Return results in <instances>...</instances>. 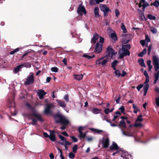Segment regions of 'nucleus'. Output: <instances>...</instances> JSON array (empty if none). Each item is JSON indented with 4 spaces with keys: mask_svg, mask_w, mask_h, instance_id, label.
Instances as JSON below:
<instances>
[{
    "mask_svg": "<svg viewBox=\"0 0 159 159\" xmlns=\"http://www.w3.org/2000/svg\"><path fill=\"white\" fill-rule=\"evenodd\" d=\"M102 144L104 148H107L109 146V140L108 138H106L103 139Z\"/></svg>",
    "mask_w": 159,
    "mask_h": 159,
    "instance_id": "aec40b11",
    "label": "nucleus"
},
{
    "mask_svg": "<svg viewBox=\"0 0 159 159\" xmlns=\"http://www.w3.org/2000/svg\"><path fill=\"white\" fill-rule=\"evenodd\" d=\"M64 99L67 102H68L69 101L68 95H65L64 97Z\"/></svg>",
    "mask_w": 159,
    "mask_h": 159,
    "instance_id": "680f3d73",
    "label": "nucleus"
},
{
    "mask_svg": "<svg viewBox=\"0 0 159 159\" xmlns=\"http://www.w3.org/2000/svg\"><path fill=\"white\" fill-rule=\"evenodd\" d=\"M104 111L105 113L106 114H108V113L111 112L110 111V110L108 108H106V109H105L104 110Z\"/></svg>",
    "mask_w": 159,
    "mask_h": 159,
    "instance_id": "0e129e2a",
    "label": "nucleus"
},
{
    "mask_svg": "<svg viewBox=\"0 0 159 159\" xmlns=\"http://www.w3.org/2000/svg\"><path fill=\"white\" fill-rule=\"evenodd\" d=\"M83 75L82 74L74 75L75 79L78 80H79L82 79Z\"/></svg>",
    "mask_w": 159,
    "mask_h": 159,
    "instance_id": "c756f323",
    "label": "nucleus"
},
{
    "mask_svg": "<svg viewBox=\"0 0 159 159\" xmlns=\"http://www.w3.org/2000/svg\"><path fill=\"white\" fill-rule=\"evenodd\" d=\"M99 9L97 7H95L94 9V13L96 17H98L100 16L99 13Z\"/></svg>",
    "mask_w": 159,
    "mask_h": 159,
    "instance_id": "cd10ccee",
    "label": "nucleus"
},
{
    "mask_svg": "<svg viewBox=\"0 0 159 159\" xmlns=\"http://www.w3.org/2000/svg\"><path fill=\"white\" fill-rule=\"evenodd\" d=\"M43 135L46 138H48L49 137V135L47 133L44 132L43 133Z\"/></svg>",
    "mask_w": 159,
    "mask_h": 159,
    "instance_id": "774afa93",
    "label": "nucleus"
},
{
    "mask_svg": "<svg viewBox=\"0 0 159 159\" xmlns=\"http://www.w3.org/2000/svg\"><path fill=\"white\" fill-rule=\"evenodd\" d=\"M107 51L108 53V54L106 56H108V58L110 56H111V58H112L114 55L117 53L116 52H115V51L110 46H109L107 48Z\"/></svg>",
    "mask_w": 159,
    "mask_h": 159,
    "instance_id": "2eb2a0df",
    "label": "nucleus"
},
{
    "mask_svg": "<svg viewBox=\"0 0 159 159\" xmlns=\"http://www.w3.org/2000/svg\"><path fill=\"white\" fill-rule=\"evenodd\" d=\"M34 74L33 73H30V75L27 77L25 84L26 85H30L34 83Z\"/></svg>",
    "mask_w": 159,
    "mask_h": 159,
    "instance_id": "6e6552de",
    "label": "nucleus"
},
{
    "mask_svg": "<svg viewBox=\"0 0 159 159\" xmlns=\"http://www.w3.org/2000/svg\"><path fill=\"white\" fill-rule=\"evenodd\" d=\"M55 120L57 123H60L63 126L61 127L62 130L66 128V126L70 123V121L65 116L62 115H58L55 117Z\"/></svg>",
    "mask_w": 159,
    "mask_h": 159,
    "instance_id": "f257e3e1",
    "label": "nucleus"
},
{
    "mask_svg": "<svg viewBox=\"0 0 159 159\" xmlns=\"http://www.w3.org/2000/svg\"><path fill=\"white\" fill-rule=\"evenodd\" d=\"M50 134L49 138L50 140L52 141H54L56 140L55 134V132L53 131H50Z\"/></svg>",
    "mask_w": 159,
    "mask_h": 159,
    "instance_id": "5701e85b",
    "label": "nucleus"
},
{
    "mask_svg": "<svg viewBox=\"0 0 159 159\" xmlns=\"http://www.w3.org/2000/svg\"><path fill=\"white\" fill-rule=\"evenodd\" d=\"M153 5L156 7H159V2L157 1H155L153 2Z\"/></svg>",
    "mask_w": 159,
    "mask_h": 159,
    "instance_id": "09e8293b",
    "label": "nucleus"
},
{
    "mask_svg": "<svg viewBox=\"0 0 159 159\" xmlns=\"http://www.w3.org/2000/svg\"><path fill=\"white\" fill-rule=\"evenodd\" d=\"M84 128V127L80 126L78 129V131L79 133V137L80 139L84 138L86 136L87 132L84 133H83V131Z\"/></svg>",
    "mask_w": 159,
    "mask_h": 159,
    "instance_id": "4468645a",
    "label": "nucleus"
},
{
    "mask_svg": "<svg viewBox=\"0 0 159 159\" xmlns=\"http://www.w3.org/2000/svg\"><path fill=\"white\" fill-rule=\"evenodd\" d=\"M100 8L101 10L103 12L104 16H107V13L111 11L109 10L105 4H100Z\"/></svg>",
    "mask_w": 159,
    "mask_h": 159,
    "instance_id": "9b49d317",
    "label": "nucleus"
},
{
    "mask_svg": "<svg viewBox=\"0 0 159 159\" xmlns=\"http://www.w3.org/2000/svg\"><path fill=\"white\" fill-rule=\"evenodd\" d=\"M142 115H139L137 119L136 122L142 121H143V119L142 118Z\"/></svg>",
    "mask_w": 159,
    "mask_h": 159,
    "instance_id": "79ce46f5",
    "label": "nucleus"
},
{
    "mask_svg": "<svg viewBox=\"0 0 159 159\" xmlns=\"http://www.w3.org/2000/svg\"><path fill=\"white\" fill-rule=\"evenodd\" d=\"M130 48L131 47L129 44L123 45L119 53V57L118 58L121 59L123 58L125 56H129L130 53L129 50L130 49Z\"/></svg>",
    "mask_w": 159,
    "mask_h": 159,
    "instance_id": "f03ea898",
    "label": "nucleus"
},
{
    "mask_svg": "<svg viewBox=\"0 0 159 159\" xmlns=\"http://www.w3.org/2000/svg\"><path fill=\"white\" fill-rule=\"evenodd\" d=\"M115 15L117 17H118V16L120 14L119 11L117 9H116L115 10Z\"/></svg>",
    "mask_w": 159,
    "mask_h": 159,
    "instance_id": "5fc2aeb1",
    "label": "nucleus"
},
{
    "mask_svg": "<svg viewBox=\"0 0 159 159\" xmlns=\"http://www.w3.org/2000/svg\"><path fill=\"white\" fill-rule=\"evenodd\" d=\"M110 36L113 40L116 41L117 40V36L115 33H111L110 34Z\"/></svg>",
    "mask_w": 159,
    "mask_h": 159,
    "instance_id": "f704fd0d",
    "label": "nucleus"
},
{
    "mask_svg": "<svg viewBox=\"0 0 159 159\" xmlns=\"http://www.w3.org/2000/svg\"><path fill=\"white\" fill-rule=\"evenodd\" d=\"M102 44H99V43L96 44L95 49V51L96 53H99L101 52L102 49Z\"/></svg>",
    "mask_w": 159,
    "mask_h": 159,
    "instance_id": "a211bd4d",
    "label": "nucleus"
},
{
    "mask_svg": "<svg viewBox=\"0 0 159 159\" xmlns=\"http://www.w3.org/2000/svg\"><path fill=\"white\" fill-rule=\"evenodd\" d=\"M92 131L95 133H99L102 132V130L94 128H90V129Z\"/></svg>",
    "mask_w": 159,
    "mask_h": 159,
    "instance_id": "c9c22d12",
    "label": "nucleus"
},
{
    "mask_svg": "<svg viewBox=\"0 0 159 159\" xmlns=\"http://www.w3.org/2000/svg\"><path fill=\"white\" fill-rule=\"evenodd\" d=\"M22 68L21 65H19L17 66L15 69L14 70V72L16 74L18 72H19L20 69Z\"/></svg>",
    "mask_w": 159,
    "mask_h": 159,
    "instance_id": "c85d7f7f",
    "label": "nucleus"
},
{
    "mask_svg": "<svg viewBox=\"0 0 159 159\" xmlns=\"http://www.w3.org/2000/svg\"><path fill=\"white\" fill-rule=\"evenodd\" d=\"M149 77L146 78V80L144 83V85L143 88V95L145 96L146 95L148 90L149 89V85L148 83L149 82Z\"/></svg>",
    "mask_w": 159,
    "mask_h": 159,
    "instance_id": "9d476101",
    "label": "nucleus"
},
{
    "mask_svg": "<svg viewBox=\"0 0 159 159\" xmlns=\"http://www.w3.org/2000/svg\"><path fill=\"white\" fill-rule=\"evenodd\" d=\"M155 102L156 105L159 107V97L156 98Z\"/></svg>",
    "mask_w": 159,
    "mask_h": 159,
    "instance_id": "13d9d810",
    "label": "nucleus"
},
{
    "mask_svg": "<svg viewBox=\"0 0 159 159\" xmlns=\"http://www.w3.org/2000/svg\"><path fill=\"white\" fill-rule=\"evenodd\" d=\"M108 61V56H105L97 59L96 61V64L97 65H100L103 67L106 66Z\"/></svg>",
    "mask_w": 159,
    "mask_h": 159,
    "instance_id": "0eeeda50",
    "label": "nucleus"
},
{
    "mask_svg": "<svg viewBox=\"0 0 159 159\" xmlns=\"http://www.w3.org/2000/svg\"><path fill=\"white\" fill-rule=\"evenodd\" d=\"M151 30L153 34H156L157 32V29L154 27L152 28Z\"/></svg>",
    "mask_w": 159,
    "mask_h": 159,
    "instance_id": "603ef678",
    "label": "nucleus"
},
{
    "mask_svg": "<svg viewBox=\"0 0 159 159\" xmlns=\"http://www.w3.org/2000/svg\"><path fill=\"white\" fill-rule=\"evenodd\" d=\"M147 49L144 48L141 52L139 53L138 54V56L139 57H143V55L146 53Z\"/></svg>",
    "mask_w": 159,
    "mask_h": 159,
    "instance_id": "2f4dec72",
    "label": "nucleus"
},
{
    "mask_svg": "<svg viewBox=\"0 0 159 159\" xmlns=\"http://www.w3.org/2000/svg\"><path fill=\"white\" fill-rule=\"evenodd\" d=\"M22 68L26 67L27 68H30L31 66V64L29 63H25L23 64H21Z\"/></svg>",
    "mask_w": 159,
    "mask_h": 159,
    "instance_id": "72a5a7b5",
    "label": "nucleus"
},
{
    "mask_svg": "<svg viewBox=\"0 0 159 159\" xmlns=\"http://www.w3.org/2000/svg\"><path fill=\"white\" fill-rule=\"evenodd\" d=\"M118 127L120 129H122L121 128H125L126 127V123L124 120H121L120 121L119 124L118 125Z\"/></svg>",
    "mask_w": 159,
    "mask_h": 159,
    "instance_id": "a878e982",
    "label": "nucleus"
},
{
    "mask_svg": "<svg viewBox=\"0 0 159 159\" xmlns=\"http://www.w3.org/2000/svg\"><path fill=\"white\" fill-rule=\"evenodd\" d=\"M7 105L9 107H14L15 106V103L13 100L9 98L7 102Z\"/></svg>",
    "mask_w": 159,
    "mask_h": 159,
    "instance_id": "bb28decb",
    "label": "nucleus"
},
{
    "mask_svg": "<svg viewBox=\"0 0 159 159\" xmlns=\"http://www.w3.org/2000/svg\"><path fill=\"white\" fill-rule=\"evenodd\" d=\"M148 18L151 20H155L156 17L155 16L150 14L148 15Z\"/></svg>",
    "mask_w": 159,
    "mask_h": 159,
    "instance_id": "a19ab883",
    "label": "nucleus"
},
{
    "mask_svg": "<svg viewBox=\"0 0 159 159\" xmlns=\"http://www.w3.org/2000/svg\"><path fill=\"white\" fill-rule=\"evenodd\" d=\"M92 112L95 114H97L100 113L101 111L99 109L94 108L92 110Z\"/></svg>",
    "mask_w": 159,
    "mask_h": 159,
    "instance_id": "473e14b6",
    "label": "nucleus"
},
{
    "mask_svg": "<svg viewBox=\"0 0 159 159\" xmlns=\"http://www.w3.org/2000/svg\"><path fill=\"white\" fill-rule=\"evenodd\" d=\"M121 29L123 30L124 33H125L126 32L127 30L126 29L125 26L122 23L121 24Z\"/></svg>",
    "mask_w": 159,
    "mask_h": 159,
    "instance_id": "ea45409f",
    "label": "nucleus"
},
{
    "mask_svg": "<svg viewBox=\"0 0 159 159\" xmlns=\"http://www.w3.org/2000/svg\"><path fill=\"white\" fill-rule=\"evenodd\" d=\"M78 146L76 144L74 145L72 148V152L74 153H75L77 150Z\"/></svg>",
    "mask_w": 159,
    "mask_h": 159,
    "instance_id": "4c0bfd02",
    "label": "nucleus"
},
{
    "mask_svg": "<svg viewBox=\"0 0 159 159\" xmlns=\"http://www.w3.org/2000/svg\"><path fill=\"white\" fill-rule=\"evenodd\" d=\"M31 116L32 117V124L33 125H35L37 120H39L41 122L43 121L41 115L38 112L35 110H33L31 114Z\"/></svg>",
    "mask_w": 159,
    "mask_h": 159,
    "instance_id": "39448f33",
    "label": "nucleus"
},
{
    "mask_svg": "<svg viewBox=\"0 0 159 159\" xmlns=\"http://www.w3.org/2000/svg\"><path fill=\"white\" fill-rule=\"evenodd\" d=\"M77 12L80 16H82L83 13L84 14L86 13V11L84 7L81 5H80L78 7Z\"/></svg>",
    "mask_w": 159,
    "mask_h": 159,
    "instance_id": "f8f14e48",
    "label": "nucleus"
},
{
    "mask_svg": "<svg viewBox=\"0 0 159 159\" xmlns=\"http://www.w3.org/2000/svg\"><path fill=\"white\" fill-rule=\"evenodd\" d=\"M119 110L122 113H123L124 111L125 108L123 106H122L119 108Z\"/></svg>",
    "mask_w": 159,
    "mask_h": 159,
    "instance_id": "e2e57ef3",
    "label": "nucleus"
},
{
    "mask_svg": "<svg viewBox=\"0 0 159 159\" xmlns=\"http://www.w3.org/2000/svg\"><path fill=\"white\" fill-rule=\"evenodd\" d=\"M68 156L70 158L73 159L75 157V155L73 153L71 152L69 153Z\"/></svg>",
    "mask_w": 159,
    "mask_h": 159,
    "instance_id": "49530a36",
    "label": "nucleus"
},
{
    "mask_svg": "<svg viewBox=\"0 0 159 159\" xmlns=\"http://www.w3.org/2000/svg\"><path fill=\"white\" fill-rule=\"evenodd\" d=\"M110 148L111 150H120L117 144L114 142H113L112 145L110 146Z\"/></svg>",
    "mask_w": 159,
    "mask_h": 159,
    "instance_id": "b1692460",
    "label": "nucleus"
},
{
    "mask_svg": "<svg viewBox=\"0 0 159 159\" xmlns=\"http://www.w3.org/2000/svg\"><path fill=\"white\" fill-rule=\"evenodd\" d=\"M118 63V61L115 60L111 63V67L115 66Z\"/></svg>",
    "mask_w": 159,
    "mask_h": 159,
    "instance_id": "8fccbe9b",
    "label": "nucleus"
},
{
    "mask_svg": "<svg viewBox=\"0 0 159 159\" xmlns=\"http://www.w3.org/2000/svg\"><path fill=\"white\" fill-rule=\"evenodd\" d=\"M107 31L109 33H111L112 32H114V31L110 27H109L108 29H107Z\"/></svg>",
    "mask_w": 159,
    "mask_h": 159,
    "instance_id": "338daca9",
    "label": "nucleus"
},
{
    "mask_svg": "<svg viewBox=\"0 0 159 159\" xmlns=\"http://www.w3.org/2000/svg\"><path fill=\"white\" fill-rule=\"evenodd\" d=\"M145 41L147 42V44H148V43L150 42V39L146 35L145 36Z\"/></svg>",
    "mask_w": 159,
    "mask_h": 159,
    "instance_id": "052dcab7",
    "label": "nucleus"
},
{
    "mask_svg": "<svg viewBox=\"0 0 159 159\" xmlns=\"http://www.w3.org/2000/svg\"><path fill=\"white\" fill-rule=\"evenodd\" d=\"M152 61L155 70L156 72H157L154 75L155 80L154 84H155L159 78V59L156 56L153 55L152 57Z\"/></svg>",
    "mask_w": 159,
    "mask_h": 159,
    "instance_id": "7ed1b4c3",
    "label": "nucleus"
},
{
    "mask_svg": "<svg viewBox=\"0 0 159 159\" xmlns=\"http://www.w3.org/2000/svg\"><path fill=\"white\" fill-rule=\"evenodd\" d=\"M72 35L73 37H76L79 40L78 41L79 43H80L82 41V39H80L78 35H75L73 33L72 34Z\"/></svg>",
    "mask_w": 159,
    "mask_h": 159,
    "instance_id": "37998d69",
    "label": "nucleus"
},
{
    "mask_svg": "<svg viewBox=\"0 0 159 159\" xmlns=\"http://www.w3.org/2000/svg\"><path fill=\"white\" fill-rule=\"evenodd\" d=\"M143 85L141 84L138 86L136 88L137 89L138 91H139L140 89L143 87Z\"/></svg>",
    "mask_w": 159,
    "mask_h": 159,
    "instance_id": "bf43d9fd",
    "label": "nucleus"
},
{
    "mask_svg": "<svg viewBox=\"0 0 159 159\" xmlns=\"http://www.w3.org/2000/svg\"><path fill=\"white\" fill-rule=\"evenodd\" d=\"M59 138L61 140L59 141V143L62 145L65 144H71V143L69 142L66 140V139L61 135H58Z\"/></svg>",
    "mask_w": 159,
    "mask_h": 159,
    "instance_id": "ddd939ff",
    "label": "nucleus"
},
{
    "mask_svg": "<svg viewBox=\"0 0 159 159\" xmlns=\"http://www.w3.org/2000/svg\"><path fill=\"white\" fill-rule=\"evenodd\" d=\"M114 73L115 74V76L117 78H119L120 77H123L127 74L126 72L124 70L122 71V73L121 74L119 70H116Z\"/></svg>",
    "mask_w": 159,
    "mask_h": 159,
    "instance_id": "dca6fc26",
    "label": "nucleus"
},
{
    "mask_svg": "<svg viewBox=\"0 0 159 159\" xmlns=\"http://www.w3.org/2000/svg\"><path fill=\"white\" fill-rule=\"evenodd\" d=\"M53 105L51 104L47 105L44 109V113L45 114H49L51 113L50 109L51 107H53Z\"/></svg>",
    "mask_w": 159,
    "mask_h": 159,
    "instance_id": "f3484780",
    "label": "nucleus"
},
{
    "mask_svg": "<svg viewBox=\"0 0 159 159\" xmlns=\"http://www.w3.org/2000/svg\"><path fill=\"white\" fill-rule=\"evenodd\" d=\"M83 57L85 58H87L88 59H89L94 57H95V55H93L92 56H91L88 55L87 54H84L83 55Z\"/></svg>",
    "mask_w": 159,
    "mask_h": 159,
    "instance_id": "58836bf2",
    "label": "nucleus"
},
{
    "mask_svg": "<svg viewBox=\"0 0 159 159\" xmlns=\"http://www.w3.org/2000/svg\"><path fill=\"white\" fill-rule=\"evenodd\" d=\"M101 117L103 121L106 120L107 122L108 120H109L107 119V116H104L103 114L101 115Z\"/></svg>",
    "mask_w": 159,
    "mask_h": 159,
    "instance_id": "de8ad7c7",
    "label": "nucleus"
},
{
    "mask_svg": "<svg viewBox=\"0 0 159 159\" xmlns=\"http://www.w3.org/2000/svg\"><path fill=\"white\" fill-rule=\"evenodd\" d=\"M70 138L74 142H76L78 141V139L74 136H70Z\"/></svg>",
    "mask_w": 159,
    "mask_h": 159,
    "instance_id": "3c124183",
    "label": "nucleus"
},
{
    "mask_svg": "<svg viewBox=\"0 0 159 159\" xmlns=\"http://www.w3.org/2000/svg\"><path fill=\"white\" fill-rule=\"evenodd\" d=\"M146 47H148V55H149L151 53L152 46L151 45H150L149 46H148V44H147Z\"/></svg>",
    "mask_w": 159,
    "mask_h": 159,
    "instance_id": "c03bdc74",
    "label": "nucleus"
},
{
    "mask_svg": "<svg viewBox=\"0 0 159 159\" xmlns=\"http://www.w3.org/2000/svg\"><path fill=\"white\" fill-rule=\"evenodd\" d=\"M51 70L53 72H57L58 71V69L57 67H53L51 68Z\"/></svg>",
    "mask_w": 159,
    "mask_h": 159,
    "instance_id": "a18cd8bd",
    "label": "nucleus"
},
{
    "mask_svg": "<svg viewBox=\"0 0 159 159\" xmlns=\"http://www.w3.org/2000/svg\"><path fill=\"white\" fill-rule=\"evenodd\" d=\"M139 64L142 67H145L146 66L144 63V61L143 59H141L138 60Z\"/></svg>",
    "mask_w": 159,
    "mask_h": 159,
    "instance_id": "7c9ffc66",
    "label": "nucleus"
},
{
    "mask_svg": "<svg viewBox=\"0 0 159 159\" xmlns=\"http://www.w3.org/2000/svg\"><path fill=\"white\" fill-rule=\"evenodd\" d=\"M121 131L122 133V134L125 136L128 137H133L134 136V132H131L130 131L129 132H124L123 131L122 129H121Z\"/></svg>",
    "mask_w": 159,
    "mask_h": 159,
    "instance_id": "4be33fe9",
    "label": "nucleus"
},
{
    "mask_svg": "<svg viewBox=\"0 0 159 159\" xmlns=\"http://www.w3.org/2000/svg\"><path fill=\"white\" fill-rule=\"evenodd\" d=\"M37 93L39 98L40 99H43L44 96L47 94V93L45 92L43 90L40 89L38 90Z\"/></svg>",
    "mask_w": 159,
    "mask_h": 159,
    "instance_id": "6ab92c4d",
    "label": "nucleus"
},
{
    "mask_svg": "<svg viewBox=\"0 0 159 159\" xmlns=\"http://www.w3.org/2000/svg\"><path fill=\"white\" fill-rule=\"evenodd\" d=\"M143 3L142 6L143 7V9H144L145 8L148 7V4L147 3V2H143Z\"/></svg>",
    "mask_w": 159,
    "mask_h": 159,
    "instance_id": "4d7b16f0",
    "label": "nucleus"
},
{
    "mask_svg": "<svg viewBox=\"0 0 159 159\" xmlns=\"http://www.w3.org/2000/svg\"><path fill=\"white\" fill-rule=\"evenodd\" d=\"M152 61L155 70L156 72H157L154 75L155 80L154 84H155L159 78V59L156 56L153 55L152 57Z\"/></svg>",
    "mask_w": 159,
    "mask_h": 159,
    "instance_id": "20e7f679",
    "label": "nucleus"
},
{
    "mask_svg": "<svg viewBox=\"0 0 159 159\" xmlns=\"http://www.w3.org/2000/svg\"><path fill=\"white\" fill-rule=\"evenodd\" d=\"M145 41L144 40H141L140 41V43L142 46H144L145 45Z\"/></svg>",
    "mask_w": 159,
    "mask_h": 159,
    "instance_id": "69168bd1",
    "label": "nucleus"
},
{
    "mask_svg": "<svg viewBox=\"0 0 159 159\" xmlns=\"http://www.w3.org/2000/svg\"><path fill=\"white\" fill-rule=\"evenodd\" d=\"M122 37V42L124 44L128 43L132 38V35L131 34H123Z\"/></svg>",
    "mask_w": 159,
    "mask_h": 159,
    "instance_id": "1a4fd4ad",
    "label": "nucleus"
},
{
    "mask_svg": "<svg viewBox=\"0 0 159 159\" xmlns=\"http://www.w3.org/2000/svg\"><path fill=\"white\" fill-rule=\"evenodd\" d=\"M119 153L121 157L125 159H131V156L127 152L124 151L123 149L120 148V150L116 151L112 153V155L114 156L116 154Z\"/></svg>",
    "mask_w": 159,
    "mask_h": 159,
    "instance_id": "423d86ee",
    "label": "nucleus"
},
{
    "mask_svg": "<svg viewBox=\"0 0 159 159\" xmlns=\"http://www.w3.org/2000/svg\"><path fill=\"white\" fill-rule=\"evenodd\" d=\"M137 122H135V123L133 126L135 127H138L140 126H142V124L141 123H137Z\"/></svg>",
    "mask_w": 159,
    "mask_h": 159,
    "instance_id": "6e6d98bb",
    "label": "nucleus"
},
{
    "mask_svg": "<svg viewBox=\"0 0 159 159\" xmlns=\"http://www.w3.org/2000/svg\"><path fill=\"white\" fill-rule=\"evenodd\" d=\"M99 38V36L98 34L97 33H95L93 35V36L91 42V43L94 44L96 43V41L98 40Z\"/></svg>",
    "mask_w": 159,
    "mask_h": 159,
    "instance_id": "412c9836",
    "label": "nucleus"
},
{
    "mask_svg": "<svg viewBox=\"0 0 159 159\" xmlns=\"http://www.w3.org/2000/svg\"><path fill=\"white\" fill-rule=\"evenodd\" d=\"M21 48H16L15 49H14L9 54H10V55H12L16 53V52H18L20 49H21Z\"/></svg>",
    "mask_w": 159,
    "mask_h": 159,
    "instance_id": "e433bc0d",
    "label": "nucleus"
},
{
    "mask_svg": "<svg viewBox=\"0 0 159 159\" xmlns=\"http://www.w3.org/2000/svg\"><path fill=\"white\" fill-rule=\"evenodd\" d=\"M107 122L110 123L111 126L112 127H115L117 126L118 125H117L115 123H112L110 120H108Z\"/></svg>",
    "mask_w": 159,
    "mask_h": 159,
    "instance_id": "864d4df0",
    "label": "nucleus"
},
{
    "mask_svg": "<svg viewBox=\"0 0 159 159\" xmlns=\"http://www.w3.org/2000/svg\"><path fill=\"white\" fill-rule=\"evenodd\" d=\"M56 101L59 106L63 108H66V104L64 102L60 100H57Z\"/></svg>",
    "mask_w": 159,
    "mask_h": 159,
    "instance_id": "393cba45",
    "label": "nucleus"
}]
</instances>
